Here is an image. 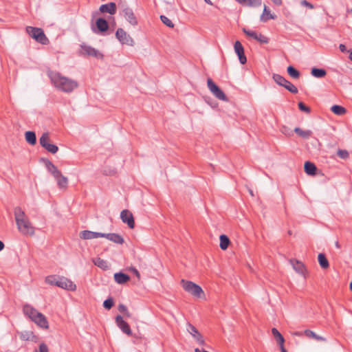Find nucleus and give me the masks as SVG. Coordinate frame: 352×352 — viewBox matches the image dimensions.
Segmentation results:
<instances>
[{
	"label": "nucleus",
	"mask_w": 352,
	"mask_h": 352,
	"mask_svg": "<svg viewBox=\"0 0 352 352\" xmlns=\"http://www.w3.org/2000/svg\"><path fill=\"white\" fill-rule=\"evenodd\" d=\"M96 27L100 32H104L107 30L109 25L107 21L102 19L99 18L96 20Z\"/></svg>",
	"instance_id": "28"
},
{
	"label": "nucleus",
	"mask_w": 352,
	"mask_h": 352,
	"mask_svg": "<svg viewBox=\"0 0 352 352\" xmlns=\"http://www.w3.org/2000/svg\"><path fill=\"white\" fill-rule=\"evenodd\" d=\"M116 322L117 326L120 329V330L127 336H131L132 331L130 329L128 323L124 320L123 318L118 315L116 317Z\"/></svg>",
	"instance_id": "12"
},
{
	"label": "nucleus",
	"mask_w": 352,
	"mask_h": 352,
	"mask_svg": "<svg viewBox=\"0 0 352 352\" xmlns=\"http://www.w3.org/2000/svg\"><path fill=\"white\" fill-rule=\"evenodd\" d=\"M289 263L296 272L305 278L307 270L305 265L301 261L295 259H290Z\"/></svg>",
	"instance_id": "14"
},
{
	"label": "nucleus",
	"mask_w": 352,
	"mask_h": 352,
	"mask_svg": "<svg viewBox=\"0 0 352 352\" xmlns=\"http://www.w3.org/2000/svg\"><path fill=\"white\" fill-rule=\"evenodd\" d=\"M195 352H209V351H205V350H200L199 349L196 348V349H195Z\"/></svg>",
	"instance_id": "54"
},
{
	"label": "nucleus",
	"mask_w": 352,
	"mask_h": 352,
	"mask_svg": "<svg viewBox=\"0 0 352 352\" xmlns=\"http://www.w3.org/2000/svg\"><path fill=\"white\" fill-rule=\"evenodd\" d=\"M335 245H336V247L337 248H340V244H339L338 241H336V242Z\"/></svg>",
	"instance_id": "58"
},
{
	"label": "nucleus",
	"mask_w": 352,
	"mask_h": 352,
	"mask_svg": "<svg viewBox=\"0 0 352 352\" xmlns=\"http://www.w3.org/2000/svg\"><path fill=\"white\" fill-rule=\"evenodd\" d=\"M205 2L209 5H212V3L210 0H204Z\"/></svg>",
	"instance_id": "57"
},
{
	"label": "nucleus",
	"mask_w": 352,
	"mask_h": 352,
	"mask_svg": "<svg viewBox=\"0 0 352 352\" xmlns=\"http://www.w3.org/2000/svg\"><path fill=\"white\" fill-rule=\"evenodd\" d=\"M305 172L309 175H315L317 168L316 165L310 162H306L304 166Z\"/></svg>",
	"instance_id": "25"
},
{
	"label": "nucleus",
	"mask_w": 352,
	"mask_h": 352,
	"mask_svg": "<svg viewBox=\"0 0 352 352\" xmlns=\"http://www.w3.org/2000/svg\"><path fill=\"white\" fill-rule=\"evenodd\" d=\"M318 263L322 269H327L329 267V263L325 255L320 253L318 256Z\"/></svg>",
	"instance_id": "32"
},
{
	"label": "nucleus",
	"mask_w": 352,
	"mask_h": 352,
	"mask_svg": "<svg viewBox=\"0 0 352 352\" xmlns=\"http://www.w3.org/2000/svg\"><path fill=\"white\" fill-rule=\"evenodd\" d=\"M26 32L33 39L43 45H46L49 43L48 38L41 28L28 26L26 27Z\"/></svg>",
	"instance_id": "5"
},
{
	"label": "nucleus",
	"mask_w": 352,
	"mask_h": 352,
	"mask_svg": "<svg viewBox=\"0 0 352 352\" xmlns=\"http://www.w3.org/2000/svg\"><path fill=\"white\" fill-rule=\"evenodd\" d=\"M113 305V300L112 298H109L105 300L103 302V306L107 309H110Z\"/></svg>",
	"instance_id": "44"
},
{
	"label": "nucleus",
	"mask_w": 352,
	"mask_h": 352,
	"mask_svg": "<svg viewBox=\"0 0 352 352\" xmlns=\"http://www.w3.org/2000/svg\"><path fill=\"white\" fill-rule=\"evenodd\" d=\"M349 58L352 60V51L349 54Z\"/></svg>",
	"instance_id": "61"
},
{
	"label": "nucleus",
	"mask_w": 352,
	"mask_h": 352,
	"mask_svg": "<svg viewBox=\"0 0 352 352\" xmlns=\"http://www.w3.org/2000/svg\"><path fill=\"white\" fill-rule=\"evenodd\" d=\"M14 215L17 229L21 233L30 236L34 234V228L21 207L14 208Z\"/></svg>",
	"instance_id": "2"
},
{
	"label": "nucleus",
	"mask_w": 352,
	"mask_h": 352,
	"mask_svg": "<svg viewBox=\"0 0 352 352\" xmlns=\"http://www.w3.org/2000/svg\"><path fill=\"white\" fill-rule=\"evenodd\" d=\"M301 334H302V333H301L300 332H295V333H294V335H295V336H301Z\"/></svg>",
	"instance_id": "60"
},
{
	"label": "nucleus",
	"mask_w": 352,
	"mask_h": 352,
	"mask_svg": "<svg viewBox=\"0 0 352 352\" xmlns=\"http://www.w3.org/2000/svg\"><path fill=\"white\" fill-rule=\"evenodd\" d=\"M298 107L302 111H305L306 113L310 112V109L302 102L298 103Z\"/></svg>",
	"instance_id": "45"
},
{
	"label": "nucleus",
	"mask_w": 352,
	"mask_h": 352,
	"mask_svg": "<svg viewBox=\"0 0 352 352\" xmlns=\"http://www.w3.org/2000/svg\"><path fill=\"white\" fill-rule=\"evenodd\" d=\"M274 80L279 85L284 87L286 89L292 94H297L298 89L283 76L279 74H274L272 76Z\"/></svg>",
	"instance_id": "8"
},
{
	"label": "nucleus",
	"mask_w": 352,
	"mask_h": 352,
	"mask_svg": "<svg viewBox=\"0 0 352 352\" xmlns=\"http://www.w3.org/2000/svg\"><path fill=\"white\" fill-rule=\"evenodd\" d=\"M102 236H104V233L92 232L89 230H84L80 234V237L85 240L97 239L99 237H102Z\"/></svg>",
	"instance_id": "18"
},
{
	"label": "nucleus",
	"mask_w": 352,
	"mask_h": 352,
	"mask_svg": "<svg viewBox=\"0 0 352 352\" xmlns=\"http://www.w3.org/2000/svg\"><path fill=\"white\" fill-rule=\"evenodd\" d=\"M187 331L195 339V340L201 346L205 345V341L201 334L193 325H192L191 324H188Z\"/></svg>",
	"instance_id": "11"
},
{
	"label": "nucleus",
	"mask_w": 352,
	"mask_h": 352,
	"mask_svg": "<svg viewBox=\"0 0 352 352\" xmlns=\"http://www.w3.org/2000/svg\"><path fill=\"white\" fill-rule=\"evenodd\" d=\"M124 314H125V316H126V317H130V316H131V314H130V313L129 312V311H128V310H127V312H125V313H124Z\"/></svg>",
	"instance_id": "59"
},
{
	"label": "nucleus",
	"mask_w": 352,
	"mask_h": 352,
	"mask_svg": "<svg viewBox=\"0 0 352 352\" xmlns=\"http://www.w3.org/2000/svg\"><path fill=\"white\" fill-rule=\"evenodd\" d=\"M331 110L332 112H333L335 114L338 116H342L344 115L346 110L344 107L340 106V105H333L331 107Z\"/></svg>",
	"instance_id": "35"
},
{
	"label": "nucleus",
	"mask_w": 352,
	"mask_h": 352,
	"mask_svg": "<svg viewBox=\"0 0 352 352\" xmlns=\"http://www.w3.org/2000/svg\"><path fill=\"white\" fill-rule=\"evenodd\" d=\"M23 313L25 316H27L30 320L34 318L36 315L41 314L38 311L34 309L30 305H25L23 309Z\"/></svg>",
	"instance_id": "19"
},
{
	"label": "nucleus",
	"mask_w": 352,
	"mask_h": 352,
	"mask_svg": "<svg viewBox=\"0 0 352 352\" xmlns=\"http://www.w3.org/2000/svg\"><path fill=\"white\" fill-rule=\"evenodd\" d=\"M102 237L118 244H122L124 242L122 236L116 233H104V236H102Z\"/></svg>",
	"instance_id": "21"
},
{
	"label": "nucleus",
	"mask_w": 352,
	"mask_h": 352,
	"mask_svg": "<svg viewBox=\"0 0 352 352\" xmlns=\"http://www.w3.org/2000/svg\"><path fill=\"white\" fill-rule=\"evenodd\" d=\"M132 271L133 272V273L135 274V275L138 278H140V272L135 269V268H133L132 269Z\"/></svg>",
	"instance_id": "51"
},
{
	"label": "nucleus",
	"mask_w": 352,
	"mask_h": 352,
	"mask_svg": "<svg viewBox=\"0 0 352 352\" xmlns=\"http://www.w3.org/2000/svg\"><path fill=\"white\" fill-rule=\"evenodd\" d=\"M300 4H301V6L307 7V8H308L309 9H314V5L311 4V3L308 2L306 0H302L300 1Z\"/></svg>",
	"instance_id": "46"
},
{
	"label": "nucleus",
	"mask_w": 352,
	"mask_h": 352,
	"mask_svg": "<svg viewBox=\"0 0 352 352\" xmlns=\"http://www.w3.org/2000/svg\"><path fill=\"white\" fill-rule=\"evenodd\" d=\"M92 262L95 265L102 270H107L108 268L107 262L100 257L94 258Z\"/></svg>",
	"instance_id": "30"
},
{
	"label": "nucleus",
	"mask_w": 352,
	"mask_h": 352,
	"mask_svg": "<svg viewBox=\"0 0 352 352\" xmlns=\"http://www.w3.org/2000/svg\"><path fill=\"white\" fill-rule=\"evenodd\" d=\"M339 48L341 52H345L346 51V47L343 44H340V46H339Z\"/></svg>",
	"instance_id": "52"
},
{
	"label": "nucleus",
	"mask_w": 352,
	"mask_h": 352,
	"mask_svg": "<svg viewBox=\"0 0 352 352\" xmlns=\"http://www.w3.org/2000/svg\"><path fill=\"white\" fill-rule=\"evenodd\" d=\"M256 40L258 41V42H260L261 43H265V44L269 42V38L261 34H257Z\"/></svg>",
	"instance_id": "43"
},
{
	"label": "nucleus",
	"mask_w": 352,
	"mask_h": 352,
	"mask_svg": "<svg viewBox=\"0 0 352 352\" xmlns=\"http://www.w3.org/2000/svg\"><path fill=\"white\" fill-rule=\"evenodd\" d=\"M48 152L51 153H56L58 150V148L57 146H56L55 144H48L45 148Z\"/></svg>",
	"instance_id": "40"
},
{
	"label": "nucleus",
	"mask_w": 352,
	"mask_h": 352,
	"mask_svg": "<svg viewBox=\"0 0 352 352\" xmlns=\"http://www.w3.org/2000/svg\"><path fill=\"white\" fill-rule=\"evenodd\" d=\"M118 310H119V311L122 312V313L124 314L125 312H127L128 309H127L126 307L124 305L120 304L118 305Z\"/></svg>",
	"instance_id": "49"
},
{
	"label": "nucleus",
	"mask_w": 352,
	"mask_h": 352,
	"mask_svg": "<svg viewBox=\"0 0 352 352\" xmlns=\"http://www.w3.org/2000/svg\"><path fill=\"white\" fill-rule=\"evenodd\" d=\"M219 240H220L219 246H220L221 249L223 250H226L230 244L229 238L226 235L222 234L220 236Z\"/></svg>",
	"instance_id": "34"
},
{
	"label": "nucleus",
	"mask_w": 352,
	"mask_h": 352,
	"mask_svg": "<svg viewBox=\"0 0 352 352\" xmlns=\"http://www.w3.org/2000/svg\"><path fill=\"white\" fill-rule=\"evenodd\" d=\"M120 15L132 26H136L138 24V20L133 9L127 5L120 6Z\"/></svg>",
	"instance_id": "6"
},
{
	"label": "nucleus",
	"mask_w": 352,
	"mask_h": 352,
	"mask_svg": "<svg viewBox=\"0 0 352 352\" xmlns=\"http://www.w3.org/2000/svg\"><path fill=\"white\" fill-rule=\"evenodd\" d=\"M39 352H49L48 347L45 343H41L39 345Z\"/></svg>",
	"instance_id": "48"
},
{
	"label": "nucleus",
	"mask_w": 352,
	"mask_h": 352,
	"mask_svg": "<svg viewBox=\"0 0 352 352\" xmlns=\"http://www.w3.org/2000/svg\"><path fill=\"white\" fill-rule=\"evenodd\" d=\"M82 50L84 53L87 54L88 56H94L95 58H97L98 59H102L103 58V54L100 52L98 50L89 46V45H82Z\"/></svg>",
	"instance_id": "16"
},
{
	"label": "nucleus",
	"mask_w": 352,
	"mask_h": 352,
	"mask_svg": "<svg viewBox=\"0 0 352 352\" xmlns=\"http://www.w3.org/2000/svg\"><path fill=\"white\" fill-rule=\"evenodd\" d=\"M49 141L50 137L47 133H44L39 139V143L43 148L49 144Z\"/></svg>",
	"instance_id": "38"
},
{
	"label": "nucleus",
	"mask_w": 352,
	"mask_h": 352,
	"mask_svg": "<svg viewBox=\"0 0 352 352\" xmlns=\"http://www.w3.org/2000/svg\"><path fill=\"white\" fill-rule=\"evenodd\" d=\"M25 138L27 142H28L31 145H34L36 142V134L33 131L25 132Z\"/></svg>",
	"instance_id": "33"
},
{
	"label": "nucleus",
	"mask_w": 352,
	"mask_h": 352,
	"mask_svg": "<svg viewBox=\"0 0 352 352\" xmlns=\"http://www.w3.org/2000/svg\"><path fill=\"white\" fill-rule=\"evenodd\" d=\"M46 167L56 179L59 188L65 189L68 184L67 178L63 176L60 171L50 161L46 162Z\"/></svg>",
	"instance_id": "3"
},
{
	"label": "nucleus",
	"mask_w": 352,
	"mask_h": 352,
	"mask_svg": "<svg viewBox=\"0 0 352 352\" xmlns=\"http://www.w3.org/2000/svg\"><path fill=\"white\" fill-rule=\"evenodd\" d=\"M287 71L288 74L293 78L297 79L300 77V72L292 66H289Z\"/></svg>",
	"instance_id": "37"
},
{
	"label": "nucleus",
	"mask_w": 352,
	"mask_h": 352,
	"mask_svg": "<svg viewBox=\"0 0 352 352\" xmlns=\"http://www.w3.org/2000/svg\"><path fill=\"white\" fill-rule=\"evenodd\" d=\"M3 248H4V244L1 241H0V251L3 250Z\"/></svg>",
	"instance_id": "55"
},
{
	"label": "nucleus",
	"mask_w": 352,
	"mask_h": 352,
	"mask_svg": "<svg viewBox=\"0 0 352 352\" xmlns=\"http://www.w3.org/2000/svg\"><path fill=\"white\" fill-rule=\"evenodd\" d=\"M243 6L257 8L261 6L262 0H235Z\"/></svg>",
	"instance_id": "20"
},
{
	"label": "nucleus",
	"mask_w": 352,
	"mask_h": 352,
	"mask_svg": "<svg viewBox=\"0 0 352 352\" xmlns=\"http://www.w3.org/2000/svg\"><path fill=\"white\" fill-rule=\"evenodd\" d=\"M207 85L210 91L217 99L228 102V99L223 91L212 81L211 78L207 80Z\"/></svg>",
	"instance_id": "7"
},
{
	"label": "nucleus",
	"mask_w": 352,
	"mask_h": 352,
	"mask_svg": "<svg viewBox=\"0 0 352 352\" xmlns=\"http://www.w3.org/2000/svg\"><path fill=\"white\" fill-rule=\"evenodd\" d=\"M35 324H36L41 328L47 329L49 328V324L46 317L43 314H40L38 316L36 315L32 320Z\"/></svg>",
	"instance_id": "17"
},
{
	"label": "nucleus",
	"mask_w": 352,
	"mask_h": 352,
	"mask_svg": "<svg viewBox=\"0 0 352 352\" xmlns=\"http://www.w3.org/2000/svg\"><path fill=\"white\" fill-rule=\"evenodd\" d=\"M338 155L342 159H347L349 156V152L346 150L339 149L337 151Z\"/></svg>",
	"instance_id": "41"
},
{
	"label": "nucleus",
	"mask_w": 352,
	"mask_h": 352,
	"mask_svg": "<svg viewBox=\"0 0 352 352\" xmlns=\"http://www.w3.org/2000/svg\"><path fill=\"white\" fill-rule=\"evenodd\" d=\"M120 218L123 223H126L128 226L133 229L135 227V221L133 214L129 210H123L120 212Z\"/></svg>",
	"instance_id": "10"
},
{
	"label": "nucleus",
	"mask_w": 352,
	"mask_h": 352,
	"mask_svg": "<svg viewBox=\"0 0 352 352\" xmlns=\"http://www.w3.org/2000/svg\"><path fill=\"white\" fill-rule=\"evenodd\" d=\"M160 19H161L162 22L164 24H165L166 26H168L169 28H173L174 27V23L171 21L170 19H169L166 16H164V15L160 16Z\"/></svg>",
	"instance_id": "39"
},
{
	"label": "nucleus",
	"mask_w": 352,
	"mask_h": 352,
	"mask_svg": "<svg viewBox=\"0 0 352 352\" xmlns=\"http://www.w3.org/2000/svg\"><path fill=\"white\" fill-rule=\"evenodd\" d=\"M346 14H352V8H348L346 10Z\"/></svg>",
	"instance_id": "56"
},
{
	"label": "nucleus",
	"mask_w": 352,
	"mask_h": 352,
	"mask_svg": "<svg viewBox=\"0 0 352 352\" xmlns=\"http://www.w3.org/2000/svg\"><path fill=\"white\" fill-rule=\"evenodd\" d=\"M243 32L245 34V35H247L248 36H250L254 39L256 40V38L257 36V34L258 33L254 32V31H252V30H248L245 28H243Z\"/></svg>",
	"instance_id": "42"
},
{
	"label": "nucleus",
	"mask_w": 352,
	"mask_h": 352,
	"mask_svg": "<svg viewBox=\"0 0 352 352\" xmlns=\"http://www.w3.org/2000/svg\"><path fill=\"white\" fill-rule=\"evenodd\" d=\"M276 17L275 14L271 13L267 6L264 5L263 14L261 15L260 20L263 22H266L269 19H275Z\"/></svg>",
	"instance_id": "23"
},
{
	"label": "nucleus",
	"mask_w": 352,
	"mask_h": 352,
	"mask_svg": "<svg viewBox=\"0 0 352 352\" xmlns=\"http://www.w3.org/2000/svg\"><path fill=\"white\" fill-rule=\"evenodd\" d=\"M35 352H37V351H35Z\"/></svg>",
	"instance_id": "64"
},
{
	"label": "nucleus",
	"mask_w": 352,
	"mask_h": 352,
	"mask_svg": "<svg viewBox=\"0 0 352 352\" xmlns=\"http://www.w3.org/2000/svg\"><path fill=\"white\" fill-rule=\"evenodd\" d=\"M279 347H280V349L281 352H287V350L285 349V346H284V344L281 345V346H279Z\"/></svg>",
	"instance_id": "53"
},
{
	"label": "nucleus",
	"mask_w": 352,
	"mask_h": 352,
	"mask_svg": "<svg viewBox=\"0 0 352 352\" xmlns=\"http://www.w3.org/2000/svg\"><path fill=\"white\" fill-rule=\"evenodd\" d=\"M100 11L102 13L107 12L110 14H114L116 12V5L113 2L107 4H103L100 7Z\"/></svg>",
	"instance_id": "22"
},
{
	"label": "nucleus",
	"mask_w": 352,
	"mask_h": 352,
	"mask_svg": "<svg viewBox=\"0 0 352 352\" xmlns=\"http://www.w3.org/2000/svg\"><path fill=\"white\" fill-rule=\"evenodd\" d=\"M117 39L123 45L133 46L134 41L122 28H118L116 32Z\"/></svg>",
	"instance_id": "9"
},
{
	"label": "nucleus",
	"mask_w": 352,
	"mask_h": 352,
	"mask_svg": "<svg viewBox=\"0 0 352 352\" xmlns=\"http://www.w3.org/2000/svg\"><path fill=\"white\" fill-rule=\"evenodd\" d=\"M60 277V276H57L55 275L48 276L45 278V283L50 285H55L58 287Z\"/></svg>",
	"instance_id": "31"
},
{
	"label": "nucleus",
	"mask_w": 352,
	"mask_h": 352,
	"mask_svg": "<svg viewBox=\"0 0 352 352\" xmlns=\"http://www.w3.org/2000/svg\"><path fill=\"white\" fill-rule=\"evenodd\" d=\"M349 287H350V289L352 291V282L350 283Z\"/></svg>",
	"instance_id": "63"
},
{
	"label": "nucleus",
	"mask_w": 352,
	"mask_h": 352,
	"mask_svg": "<svg viewBox=\"0 0 352 352\" xmlns=\"http://www.w3.org/2000/svg\"><path fill=\"white\" fill-rule=\"evenodd\" d=\"M249 192H250V195H251L252 196H254V194H253V192H252V190H250H250H249Z\"/></svg>",
	"instance_id": "62"
},
{
	"label": "nucleus",
	"mask_w": 352,
	"mask_h": 352,
	"mask_svg": "<svg viewBox=\"0 0 352 352\" xmlns=\"http://www.w3.org/2000/svg\"><path fill=\"white\" fill-rule=\"evenodd\" d=\"M283 133L286 135L291 136L292 135V131L286 126H283L281 129Z\"/></svg>",
	"instance_id": "47"
},
{
	"label": "nucleus",
	"mask_w": 352,
	"mask_h": 352,
	"mask_svg": "<svg viewBox=\"0 0 352 352\" xmlns=\"http://www.w3.org/2000/svg\"><path fill=\"white\" fill-rule=\"evenodd\" d=\"M294 132L297 133L299 136L302 137L305 139H308L312 135V131L310 130H302L299 127H296L294 129Z\"/></svg>",
	"instance_id": "29"
},
{
	"label": "nucleus",
	"mask_w": 352,
	"mask_h": 352,
	"mask_svg": "<svg viewBox=\"0 0 352 352\" xmlns=\"http://www.w3.org/2000/svg\"><path fill=\"white\" fill-rule=\"evenodd\" d=\"M304 335L309 338H313L317 341H323L325 342L327 340L325 338L318 336L316 333H315L313 331L309 329H306L303 332Z\"/></svg>",
	"instance_id": "27"
},
{
	"label": "nucleus",
	"mask_w": 352,
	"mask_h": 352,
	"mask_svg": "<svg viewBox=\"0 0 352 352\" xmlns=\"http://www.w3.org/2000/svg\"><path fill=\"white\" fill-rule=\"evenodd\" d=\"M271 1L275 6H280L283 4L282 0H271Z\"/></svg>",
	"instance_id": "50"
},
{
	"label": "nucleus",
	"mask_w": 352,
	"mask_h": 352,
	"mask_svg": "<svg viewBox=\"0 0 352 352\" xmlns=\"http://www.w3.org/2000/svg\"><path fill=\"white\" fill-rule=\"evenodd\" d=\"M58 287H60L68 291H75L76 289V285L70 279L60 276L59 280Z\"/></svg>",
	"instance_id": "13"
},
{
	"label": "nucleus",
	"mask_w": 352,
	"mask_h": 352,
	"mask_svg": "<svg viewBox=\"0 0 352 352\" xmlns=\"http://www.w3.org/2000/svg\"><path fill=\"white\" fill-rule=\"evenodd\" d=\"M50 78L53 85L59 91L71 93L78 87V82L58 72H51Z\"/></svg>",
	"instance_id": "1"
},
{
	"label": "nucleus",
	"mask_w": 352,
	"mask_h": 352,
	"mask_svg": "<svg viewBox=\"0 0 352 352\" xmlns=\"http://www.w3.org/2000/svg\"><path fill=\"white\" fill-rule=\"evenodd\" d=\"M234 52L239 57V60L241 64H245L247 61L246 56L244 54V48L240 41H236L234 45Z\"/></svg>",
	"instance_id": "15"
},
{
	"label": "nucleus",
	"mask_w": 352,
	"mask_h": 352,
	"mask_svg": "<svg viewBox=\"0 0 352 352\" xmlns=\"http://www.w3.org/2000/svg\"><path fill=\"white\" fill-rule=\"evenodd\" d=\"M180 283L182 287L186 292L194 296L195 297H204V292L199 285L195 284L192 281L186 280L184 279H182Z\"/></svg>",
	"instance_id": "4"
},
{
	"label": "nucleus",
	"mask_w": 352,
	"mask_h": 352,
	"mask_svg": "<svg viewBox=\"0 0 352 352\" xmlns=\"http://www.w3.org/2000/svg\"><path fill=\"white\" fill-rule=\"evenodd\" d=\"M272 333L274 338H275L277 344L279 346H281V345L284 344V343H285V338H283L282 334L278 331L277 329L272 328Z\"/></svg>",
	"instance_id": "26"
},
{
	"label": "nucleus",
	"mask_w": 352,
	"mask_h": 352,
	"mask_svg": "<svg viewBox=\"0 0 352 352\" xmlns=\"http://www.w3.org/2000/svg\"><path fill=\"white\" fill-rule=\"evenodd\" d=\"M311 74L316 78H322L326 75V71L323 69L313 68Z\"/></svg>",
	"instance_id": "36"
},
{
	"label": "nucleus",
	"mask_w": 352,
	"mask_h": 352,
	"mask_svg": "<svg viewBox=\"0 0 352 352\" xmlns=\"http://www.w3.org/2000/svg\"><path fill=\"white\" fill-rule=\"evenodd\" d=\"M114 280L118 284H124L130 280V277L126 274L118 272L114 274Z\"/></svg>",
	"instance_id": "24"
}]
</instances>
